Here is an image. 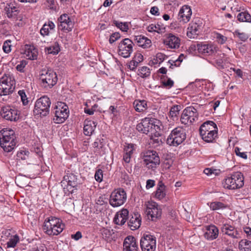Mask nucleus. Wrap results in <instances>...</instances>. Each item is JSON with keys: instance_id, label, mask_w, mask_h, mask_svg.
<instances>
[{"instance_id": "23", "label": "nucleus", "mask_w": 251, "mask_h": 251, "mask_svg": "<svg viewBox=\"0 0 251 251\" xmlns=\"http://www.w3.org/2000/svg\"><path fill=\"white\" fill-rule=\"evenodd\" d=\"M66 183L67 184V188L69 191H70L69 189L76 187L78 184L76 176L72 173L68 174L65 176L63 180L61 181V185L63 186Z\"/></svg>"}, {"instance_id": "27", "label": "nucleus", "mask_w": 251, "mask_h": 251, "mask_svg": "<svg viewBox=\"0 0 251 251\" xmlns=\"http://www.w3.org/2000/svg\"><path fill=\"white\" fill-rule=\"evenodd\" d=\"M133 40L138 46L143 49H148L151 46V40L142 35L134 36Z\"/></svg>"}, {"instance_id": "41", "label": "nucleus", "mask_w": 251, "mask_h": 251, "mask_svg": "<svg viewBox=\"0 0 251 251\" xmlns=\"http://www.w3.org/2000/svg\"><path fill=\"white\" fill-rule=\"evenodd\" d=\"M29 152L28 151L23 149L19 151L17 154V156L18 159L26 160L28 158Z\"/></svg>"}, {"instance_id": "20", "label": "nucleus", "mask_w": 251, "mask_h": 251, "mask_svg": "<svg viewBox=\"0 0 251 251\" xmlns=\"http://www.w3.org/2000/svg\"><path fill=\"white\" fill-rule=\"evenodd\" d=\"M191 15L192 11L190 7L188 5H184L179 10L178 19L180 22L186 23L190 21Z\"/></svg>"}, {"instance_id": "46", "label": "nucleus", "mask_w": 251, "mask_h": 251, "mask_svg": "<svg viewBox=\"0 0 251 251\" xmlns=\"http://www.w3.org/2000/svg\"><path fill=\"white\" fill-rule=\"evenodd\" d=\"M234 37H237L243 42H245L249 38V35L245 32H241L239 30H236L233 32Z\"/></svg>"}, {"instance_id": "39", "label": "nucleus", "mask_w": 251, "mask_h": 251, "mask_svg": "<svg viewBox=\"0 0 251 251\" xmlns=\"http://www.w3.org/2000/svg\"><path fill=\"white\" fill-rule=\"evenodd\" d=\"M237 20L240 22H251V16L247 12H242L237 16Z\"/></svg>"}, {"instance_id": "22", "label": "nucleus", "mask_w": 251, "mask_h": 251, "mask_svg": "<svg viewBox=\"0 0 251 251\" xmlns=\"http://www.w3.org/2000/svg\"><path fill=\"white\" fill-rule=\"evenodd\" d=\"M141 224V215L138 212H134L131 214L127 223L128 227L132 230L138 229Z\"/></svg>"}, {"instance_id": "28", "label": "nucleus", "mask_w": 251, "mask_h": 251, "mask_svg": "<svg viewBox=\"0 0 251 251\" xmlns=\"http://www.w3.org/2000/svg\"><path fill=\"white\" fill-rule=\"evenodd\" d=\"M128 215V211L127 209L123 208L121 210L117 212L114 221L116 225L122 226L126 222Z\"/></svg>"}, {"instance_id": "43", "label": "nucleus", "mask_w": 251, "mask_h": 251, "mask_svg": "<svg viewBox=\"0 0 251 251\" xmlns=\"http://www.w3.org/2000/svg\"><path fill=\"white\" fill-rule=\"evenodd\" d=\"M113 23L115 26L120 28L122 31L126 32L129 29L128 24L126 22L123 23L118 21H114Z\"/></svg>"}, {"instance_id": "37", "label": "nucleus", "mask_w": 251, "mask_h": 251, "mask_svg": "<svg viewBox=\"0 0 251 251\" xmlns=\"http://www.w3.org/2000/svg\"><path fill=\"white\" fill-rule=\"evenodd\" d=\"M16 144L15 140L3 142L1 143L0 145L3 148L4 151L6 152L11 151L15 148Z\"/></svg>"}, {"instance_id": "29", "label": "nucleus", "mask_w": 251, "mask_h": 251, "mask_svg": "<svg viewBox=\"0 0 251 251\" xmlns=\"http://www.w3.org/2000/svg\"><path fill=\"white\" fill-rule=\"evenodd\" d=\"M135 150L134 145L133 144L125 143L123 151V160L126 163L130 161L131 155Z\"/></svg>"}, {"instance_id": "9", "label": "nucleus", "mask_w": 251, "mask_h": 251, "mask_svg": "<svg viewBox=\"0 0 251 251\" xmlns=\"http://www.w3.org/2000/svg\"><path fill=\"white\" fill-rule=\"evenodd\" d=\"M51 104L49 97L44 96L38 99L35 102L34 114L41 116H46L49 113V109Z\"/></svg>"}, {"instance_id": "31", "label": "nucleus", "mask_w": 251, "mask_h": 251, "mask_svg": "<svg viewBox=\"0 0 251 251\" xmlns=\"http://www.w3.org/2000/svg\"><path fill=\"white\" fill-rule=\"evenodd\" d=\"M24 54H25L27 59L35 60L37 58L38 51L33 46L25 45V46Z\"/></svg>"}, {"instance_id": "13", "label": "nucleus", "mask_w": 251, "mask_h": 251, "mask_svg": "<svg viewBox=\"0 0 251 251\" xmlns=\"http://www.w3.org/2000/svg\"><path fill=\"white\" fill-rule=\"evenodd\" d=\"M198 119V113L197 109L194 107L190 106L183 110L180 120L182 124L187 125L195 122Z\"/></svg>"}, {"instance_id": "1", "label": "nucleus", "mask_w": 251, "mask_h": 251, "mask_svg": "<svg viewBox=\"0 0 251 251\" xmlns=\"http://www.w3.org/2000/svg\"><path fill=\"white\" fill-rule=\"evenodd\" d=\"M200 134L202 140L207 143H213L218 137V127L213 121L203 123L200 127Z\"/></svg>"}, {"instance_id": "12", "label": "nucleus", "mask_w": 251, "mask_h": 251, "mask_svg": "<svg viewBox=\"0 0 251 251\" xmlns=\"http://www.w3.org/2000/svg\"><path fill=\"white\" fill-rule=\"evenodd\" d=\"M134 43L129 38L123 39L118 45V54L124 58H128L133 50Z\"/></svg>"}, {"instance_id": "61", "label": "nucleus", "mask_w": 251, "mask_h": 251, "mask_svg": "<svg viewBox=\"0 0 251 251\" xmlns=\"http://www.w3.org/2000/svg\"><path fill=\"white\" fill-rule=\"evenodd\" d=\"M139 63L137 61H136L134 59L131 60L129 63L128 67L130 70L134 71L137 66H138Z\"/></svg>"}, {"instance_id": "33", "label": "nucleus", "mask_w": 251, "mask_h": 251, "mask_svg": "<svg viewBox=\"0 0 251 251\" xmlns=\"http://www.w3.org/2000/svg\"><path fill=\"white\" fill-rule=\"evenodd\" d=\"M210 209L213 211H219L225 209L227 208L226 204L219 201H214L207 203Z\"/></svg>"}, {"instance_id": "4", "label": "nucleus", "mask_w": 251, "mask_h": 251, "mask_svg": "<svg viewBox=\"0 0 251 251\" xmlns=\"http://www.w3.org/2000/svg\"><path fill=\"white\" fill-rule=\"evenodd\" d=\"M154 120L153 118H145L137 125L136 129L139 132L146 134L151 133V139L153 140V134H154L155 137L160 135L159 133L156 131V129L159 127L155 124Z\"/></svg>"}, {"instance_id": "40", "label": "nucleus", "mask_w": 251, "mask_h": 251, "mask_svg": "<svg viewBox=\"0 0 251 251\" xmlns=\"http://www.w3.org/2000/svg\"><path fill=\"white\" fill-rule=\"evenodd\" d=\"M45 50L49 54H57L60 51L59 44L55 42L51 46L46 48Z\"/></svg>"}, {"instance_id": "2", "label": "nucleus", "mask_w": 251, "mask_h": 251, "mask_svg": "<svg viewBox=\"0 0 251 251\" xmlns=\"http://www.w3.org/2000/svg\"><path fill=\"white\" fill-rule=\"evenodd\" d=\"M64 227L65 225L61 219L50 217L44 222L43 229L49 235H57L63 231Z\"/></svg>"}, {"instance_id": "38", "label": "nucleus", "mask_w": 251, "mask_h": 251, "mask_svg": "<svg viewBox=\"0 0 251 251\" xmlns=\"http://www.w3.org/2000/svg\"><path fill=\"white\" fill-rule=\"evenodd\" d=\"M180 110L181 106L178 105H175L171 108L170 110V116L174 121L177 120V117Z\"/></svg>"}, {"instance_id": "59", "label": "nucleus", "mask_w": 251, "mask_h": 251, "mask_svg": "<svg viewBox=\"0 0 251 251\" xmlns=\"http://www.w3.org/2000/svg\"><path fill=\"white\" fill-rule=\"evenodd\" d=\"M155 57H156V59L159 60V64H160L165 59L167 58V56L164 54L159 52L157 53Z\"/></svg>"}, {"instance_id": "36", "label": "nucleus", "mask_w": 251, "mask_h": 251, "mask_svg": "<svg viewBox=\"0 0 251 251\" xmlns=\"http://www.w3.org/2000/svg\"><path fill=\"white\" fill-rule=\"evenodd\" d=\"M133 105L135 110L138 112H143L147 108V101L144 100H136L133 102Z\"/></svg>"}, {"instance_id": "6", "label": "nucleus", "mask_w": 251, "mask_h": 251, "mask_svg": "<svg viewBox=\"0 0 251 251\" xmlns=\"http://www.w3.org/2000/svg\"><path fill=\"white\" fill-rule=\"evenodd\" d=\"M15 80L9 74H5L0 78V96L8 95L15 90Z\"/></svg>"}, {"instance_id": "35", "label": "nucleus", "mask_w": 251, "mask_h": 251, "mask_svg": "<svg viewBox=\"0 0 251 251\" xmlns=\"http://www.w3.org/2000/svg\"><path fill=\"white\" fill-rule=\"evenodd\" d=\"M166 195L165 186L161 181H160L155 191V198L159 200H161L165 197Z\"/></svg>"}, {"instance_id": "58", "label": "nucleus", "mask_w": 251, "mask_h": 251, "mask_svg": "<svg viewBox=\"0 0 251 251\" xmlns=\"http://www.w3.org/2000/svg\"><path fill=\"white\" fill-rule=\"evenodd\" d=\"M241 150L238 147H236L235 148V152L236 153V154L244 159H247V155L246 154L245 152H241Z\"/></svg>"}, {"instance_id": "34", "label": "nucleus", "mask_w": 251, "mask_h": 251, "mask_svg": "<svg viewBox=\"0 0 251 251\" xmlns=\"http://www.w3.org/2000/svg\"><path fill=\"white\" fill-rule=\"evenodd\" d=\"M55 25L52 22L49 21L47 23L44 24L40 29V33L43 36L49 35L50 31L54 29Z\"/></svg>"}, {"instance_id": "49", "label": "nucleus", "mask_w": 251, "mask_h": 251, "mask_svg": "<svg viewBox=\"0 0 251 251\" xmlns=\"http://www.w3.org/2000/svg\"><path fill=\"white\" fill-rule=\"evenodd\" d=\"M103 146V142L99 139H97L93 144V147L95 149V151L99 152H100V150H101Z\"/></svg>"}, {"instance_id": "47", "label": "nucleus", "mask_w": 251, "mask_h": 251, "mask_svg": "<svg viewBox=\"0 0 251 251\" xmlns=\"http://www.w3.org/2000/svg\"><path fill=\"white\" fill-rule=\"evenodd\" d=\"M138 71V75L143 78L147 77L151 74L150 69L145 66L141 67Z\"/></svg>"}, {"instance_id": "16", "label": "nucleus", "mask_w": 251, "mask_h": 251, "mask_svg": "<svg viewBox=\"0 0 251 251\" xmlns=\"http://www.w3.org/2000/svg\"><path fill=\"white\" fill-rule=\"evenodd\" d=\"M0 115L6 120L17 121L19 119L20 112L17 109L7 106L2 108Z\"/></svg>"}, {"instance_id": "64", "label": "nucleus", "mask_w": 251, "mask_h": 251, "mask_svg": "<svg viewBox=\"0 0 251 251\" xmlns=\"http://www.w3.org/2000/svg\"><path fill=\"white\" fill-rule=\"evenodd\" d=\"M150 12L153 15L158 16L159 15V10L157 7L153 6L151 9Z\"/></svg>"}, {"instance_id": "51", "label": "nucleus", "mask_w": 251, "mask_h": 251, "mask_svg": "<svg viewBox=\"0 0 251 251\" xmlns=\"http://www.w3.org/2000/svg\"><path fill=\"white\" fill-rule=\"evenodd\" d=\"M11 41L7 40L4 42L2 46V50L6 53H9L11 51Z\"/></svg>"}, {"instance_id": "30", "label": "nucleus", "mask_w": 251, "mask_h": 251, "mask_svg": "<svg viewBox=\"0 0 251 251\" xmlns=\"http://www.w3.org/2000/svg\"><path fill=\"white\" fill-rule=\"evenodd\" d=\"M197 46L198 51L201 53L210 55L217 51V48L213 45L198 44Z\"/></svg>"}, {"instance_id": "57", "label": "nucleus", "mask_w": 251, "mask_h": 251, "mask_svg": "<svg viewBox=\"0 0 251 251\" xmlns=\"http://www.w3.org/2000/svg\"><path fill=\"white\" fill-rule=\"evenodd\" d=\"M45 4L50 9H55L56 6L54 0H45Z\"/></svg>"}, {"instance_id": "21", "label": "nucleus", "mask_w": 251, "mask_h": 251, "mask_svg": "<svg viewBox=\"0 0 251 251\" xmlns=\"http://www.w3.org/2000/svg\"><path fill=\"white\" fill-rule=\"evenodd\" d=\"M180 43V39L172 33L169 34L164 40V44L171 49H178Z\"/></svg>"}, {"instance_id": "10", "label": "nucleus", "mask_w": 251, "mask_h": 251, "mask_svg": "<svg viewBox=\"0 0 251 251\" xmlns=\"http://www.w3.org/2000/svg\"><path fill=\"white\" fill-rule=\"evenodd\" d=\"M126 193L123 189H115L110 194L109 204L113 207H119L126 202Z\"/></svg>"}, {"instance_id": "15", "label": "nucleus", "mask_w": 251, "mask_h": 251, "mask_svg": "<svg viewBox=\"0 0 251 251\" xmlns=\"http://www.w3.org/2000/svg\"><path fill=\"white\" fill-rule=\"evenodd\" d=\"M146 213L149 219L155 221L161 217L162 211L156 202L151 201L147 204Z\"/></svg>"}, {"instance_id": "63", "label": "nucleus", "mask_w": 251, "mask_h": 251, "mask_svg": "<svg viewBox=\"0 0 251 251\" xmlns=\"http://www.w3.org/2000/svg\"><path fill=\"white\" fill-rule=\"evenodd\" d=\"M133 59L140 63L143 60V56L140 53H137Z\"/></svg>"}, {"instance_id": "11", "label": "nucleus", "mask_w": 251, "mask_h": 251, "mask_svg": "<svg viewBox=\"0 0 251 251\" xmlns=\"http://www.w3.org/2000/svg\"><path fill=\"white\" fill-rule=\"evenodd\" d=\"M144 162L147 167L154 170L160 164V158L154 151H148L144 153Z\"/></svg>"}, {"instance_id": "19", "label": "nucleus", "mask_w": 251, "mask_h": 251, "mask_svg": "<svg viewBox=\"0 0 251 251\" xmlns=\"http://www.w3.org/2000/svg\"><path fill=\"white\" fill-rule=\"evenodd\" d=\"M6 16L13 20H22V17L19 15V8L13 3L7 4L4 8Z\"/></svg>"}, {"instance_id": "5", "label": "nucleus", "mask_w": 251, "mask_h": 251, "mask_svg": "<svg viewBox=\"0 0 251 251\" xmlns=\"http://www.w3.org/2000/svg\"><path fill=\"white\" fill-rule=\"evenodd\" d=\"M244 178L241 172H236L225 179L224 186L225 188L234 190L242 187L244 184Z\"/></svg>"}, {"instance_id": "7", "label": "nucleus", "mask_w": 251, "mask_h": 251, "mask_svg": "<svg viewBox=\"0 0 251 251\" xmlns=\"http://www.w3.org/2000/svg\"><path fill=\"white\" fill-rule=\"evenodd\" d=\"M185 129L181 126L174 129L167 139V143L170 146H177L186 139Z\"/></svg>"}, {"instance_id": "24", "label": "nucleus", "mask_w": 251, "mask_h": 251, "mask_svg": "<svg viewBox=\"0 0 251 251\" xmlns=\"http://www.w3.org/2000/svg\"><path fill=\"white\" fill-rule=\"evenodd\" d=\"M124 251H137L138 246L136 242V239L132 236L126 237L123 244Z\"/></svg>"}, {"instance_id": "56", "label": "nucleus", "mask_w": 251, "mask_h": 251, "mask_svg": "<svg viewBox=\"0 0 251 251\" xmlns=\"http://www.w3.org/2000/svg\"><path fill=\"white\" fill-rule=\"evenodd\" d=\"M26 65V61L25 60H22L20 62V64L17 65L16 67L17 70L20 72H24V68L25 67Z\"/></svg>"}, {"instance_id": "48", "label": "nucleus", "mask_w": 251, "mask_h": 251, "mask_svg": "<svg viewBox=\"0 0 251 251\" xmlns=\"http://www.w3.org/2000/svg\"><path fill=\"white\" fill-rule=\"evenodd\" d=\"M11 134L10 133H7V132H4L3 135H2V139H0V144L1 143H3V142L10 141L15 140V136L13 135V131H11Z\"/></svg>"}, {"instance_id": "25", "label": "nucleus", "mask_w": 251, "mask_h": 251, "mask_svg": "<svg viewBox=\"0 0 251 251\" xmlns=\"http://www.w3.org/2000/svg\"><path fill=\"white\" fill-rule=\"evenodd\" d=\"M206 232L204 234L205 239L208 240H213L216 239L219 235L218 228L213 225L206 227Z\"/></svg>"}, {"instance_id": "44", "label": "nucleus", "mask_w": 251, "mask_h": 251, "mask_svg": "<svg viewBox=\"0 0 251 251\" xmlns=\"http://www.w3.org/2000/svg\"><path fill=\"white\" fill-rule=\"evenodd\" d=\"M113 233V230H111L105 228H103L101 229V235L102 236V238L106 241H108L110 239L111 236Z\"/></svg>"}, {"instance_id": "62", "label": "nucleus", "mask_w": 251, "mask_h": 251, "mask_svg": "<svg viewBox=\"0 0 251 251\" xmlns=\"http://www.w3.org/2000/svg\"><path fill=\"white\" fill-rule=\"evenodd\" d=\"M155 185V181L152 179H148L146 182V188L150 189Z\"/></svg>"}, {"instance_id": "17", "label": "nucleus", "mask_w": 251, "mask_h": 251, "mask_svg": "<svg viewBox=\"0 0 251 251\" xmlns=\"http://www.w3.org/2000/svg\"><path fill=\"white\" fill-rule=\"evenodd\" d=\"M58 28L65 32L71 31L74 27V22L67 14L61 15L58 18Z\"/></svg>"}, {"instance_id": "50", "label": "nucleus", "mask_w": 251, "mask_h": 251, "mask_svg": "<svg viewBox=\"0 0 251 251\" xmlns=\"http://www.w3.org/2000/svg\"><path fill=\"white\" fill-rule=\"evenodd\" d=\"M215 63L216 67L219 70H222L225 68L226 60L222 57L216 59Z\"/></svg>"}, {"instance_id": "32", "label": "nucleus", "mask_w": 251, "mask_h": 251, "mask_svg": "<svg viewBox=\"0 0 251 251\" xmlns=\"http://www.w3.org/2000/svg\"><path fill=\"white\" fill-rule=\"evenodd\" d=\"M97 123L93 121L85 120L84 122L83 132L86 136H90L94 131Z\"/></svg>"}, {"instance_id": "45", "label": "nucleus", "mask_w": 251, "mask_h": 251, "mask_svg": "<svg viewBox=\"0 0 251 251\" xmlns=\"http://www.w3.org/2000/svg\"><path fill=\"white\" fill-rule=\"evenodd\" d=\"M161 82L164 87L168 89L172 87L174 84V81L171 78L167 77L165 78V77L161 78Z\"/></svg>"}, {"instance_id": "26", "label": "nucleus", "mask_w": 251, "mask_h": 251, "mask_svg": "<svg viewBox=\"0 0 251 251\" xmlns=\"http://www.w3.org/2000/svg\"><path fill=\"white\" fill-rule=\"evenodd\" d=\"M221 230L223 234L227 235L233 239L238 238L239 233L237 230L233 226L225 224L223 225Z\"/></svg>"}, {"instance_id": "14", "label": "nucleus", "mask_w": 251, "mask_h": 251, "mask_svg": "<svg viewBox=\"0 0 251 251\" xmlns=\"http://www.w3.org/2000/svg\"><path fill=\"white\" fill-rule=\"evenodd\" d=\"M142 251H154L156 248V238L151 234H144L140 240Z\"/></svg>"}, {"instance_id": "42", "label": "nucleus", "mask_w": 251, "mask_h": 251, "mask_svg": "<svg viewBox=\"0 0 251 251\" xmlns=\"http://www.w3.org/2000/svg\"><path fill=\"white\" fill-rule=\"evenodd\" d=\"M19 242V237L17 235H15L12 237L7 243V247L14 248L17 243Z\"/></svg>"}, {"instance_id": "55", "label": "nucleus", "mask_w": 251, "mask_h": 251, "mask_svg": "<svg viewBox=\"0 0 251 251\" xmlns=\"http://www.w3.org/2000/svg\"><path fill=\"white\" fill-rule=\"evenodd\" d=\"M95 177L97 181L101 182L103 178L102 171L100 169H99L97 171L95 175Z\"/></svg>"}, {"instance_id": "52", "label": "nucleus", "mask_w": 251, "mask_h": 251, "mask_svg": "<svg viewBox=\"0 0 251 251\" xmlns=\"http://www.w3.org/2000/svg\"><path fill=\"white\" fill-rule=\"evenodd\" d=\"M18 95L20 96L21 100L23 105H26L28 103L27 96L24 90H19L18 92Z\"/></svg>"}, {"instance_id": "54", "label": "nucleus", "mask_w": 251, "mask_h": 251, "mask_svg": "<svg viewBox=\"0 0 251 251\" xmlns=\"http://www.w3.org/2000/svg\"><path fill=\"white\" fill-rule=\"evenodd\" d=\"M120 34L119 32L113 33L109 38V43L112 44L120 38Z\"/></svg>"}, {"instance_id": "18", "label": "nucleus", "mask_w": 251, "mask_h": 251, "mask_svg": "<svg viewBox=\"0 0 251 251\" xmlns=\"http://www.w3.org/2000/svg\"><path fill=\"white\" fill-rule=\"evenodd\" d=\"M202 28V24L200 20H196L189 25L187 35L190 38H195L198 35Z\"/></svg>"}, {"instance_id": "3", "label": "nucleus", "mask_w": 251, "mask_h": 251, "mask_svg": "<svg viewBox=\"0 0 251 251\" xmlns=\"http://www.w3.org/2000/svg\"><path fill=\"white\" fill-rule=\"evenodd\" d=\"M39 79L41 81V86L46 90L52 88L58 81L56 73L49 69L41 70L39 75Z\"/></svg>"}, {"instance_id": "60", "label": "nucleus", "mask_w": 251, "mask_h": 251, "mask_svg": "<svg viewBox=\"0 0 251 251\" xmlns=\"http://www.w3.org/2000/svg\"><path fill=\"white\" fill-rule=\"evenodd\" d=\"M243 230L245 233L247 237L251 240V227L249 226H245L243 227Z\"/></svg>"}, {"instance_id": "53", "label": "nucleus", "mask_w": 251, "mask_h": 251, "mask_svg": "<svg viewBox=\"0 0 251 251\" xmlns=\"http://www.w3.org/2000/svg\"><path fill=\"white\" fill-rule=\"evenodd\" d=\"M215 35V38H216V40L218 43L220 44H224L226 41L227 37L224 36L223 35L219 33H216Z\"/></svg>"}, {"instance_id": "8", "label": "nucleus", "mask_w": 251, "mask_h": 251, "mask_svg": "<svg viewBox=\"0 0 251 251\" xmlns=\"http://www.w3.org/2000/svg\"><path fill=\"white\" fill-rule=\"evenodd\" d=\"M54 117L53 121L55 124H62L68 118L69 110L67 105L63 102L58 101L54 108Z\"/></svg>"}]
</instances>
